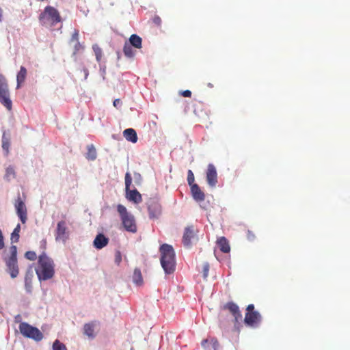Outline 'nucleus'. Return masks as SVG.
Wrapping results in <instances>:
<instances>
[{
  "mask_svg": "<svg viewBox=\"0 0 350 350\" xmlns=\"http://www.w3.org/2000/svg\"><path fill=\"white\" fill-rule=\"evenodd\" d=\"M114 261H115V263L117 265H119L122 261V254L120 252V251L119 250H117L116 252H115V258H114Z\"/></svg>",
  "mask_w": 350,
  "mask_h": 350,
  "instance_id": "f704fd0d",
  "label": "nucleus"
},
{
  "mask_svg": "<svg viewBox=\"0 0 350 350\" xmlns=\"http://www.w3.org/2000/svg\"><path fill=\"white\" fill-rule=\"evenodd\" d=\"M19 330L23 336L33 339L36 342L41 341L43 338V334L40 329L27 323H21L19 325Z\"/></svg>",
  "mask_w": 350,
  "mask_h": 350,
  "instance_id": "423d86ee",
  "label": "nucleus"
},
{
  "mask_svg": "<svg viewBox=\"0 0 350 350\" xmlns=\"http://www.w3.org/2000/svg\"><path fill=\"white\" fill-rule=\"evenodd\" d=\"M20 232H21V225L18 224L16 225V226L14 229L12 233L11 234L12 242L17 243L19 241Z\"/></svg>",
  "mask_w": 350,
  "mask_h": 350,
  "instance_id": "a878e982",
  "label": "nucleus"
},
{
  "mask_svg": "<svg viewBox=\"0 0 350 350\" xmlns=\"http://www.w3.org/2000/svg\"><path fill=\"white\" fill-rule=\"evenodd\" d=\"M128 43L136 49H139L142 47V40L137 34H132L129 38V42Z\"/></svg>",
  "mask_w": 350,
  "mask_h": 350,
  "instance_id": "412c9836",
  "label": "nucleus"
},
{
  "mask_svg": "<svg viewBox=\"0 0 350 350\" xmlns=\"http://www.w3.org/2000/svg\"><path fill=\"white\" fill-rule=\"evenodd\" d=\"M109 243V239L103 234H98L94 240V246L98 250H100L105 247Z\"/></svg>",
  "mask_w": 350,
  "mask_h": 350,
  "instance_id": "dca6fc26",
  "label": "nucleus"
},
{
  "mask_svg": "<svg viewBox=\"0 0 350 350\" xmlns=\"http://www.w3.org/2000/svg\"><path fill=\"white\" fill-rule=\"evenodd\" d=\"M69 237L70 230L68 228L66 221L64 220L58 221L55 231V241L64 243L69 239Z\"/></svg>",
  "mask_w": 350,
  "mask_h": 350,
  "instance_id": "9d476101",
  "label": "nucleus"
},
{
  "mask_svg": "<svg viewBox=\"0 0 350 350\" xmlns=\"http://www.w3.org/2000/svg\"><path fill=\"white\" fill-rule=\"evenodd\" d=\"M39 21L43 25H54L61 21V16L57 10L52 6H46L40 14Z\"/></svg>",
  "mask_w": 350,
  "mask_h": 350,
  "instance_id": "20e7f679",
  "label": "nucleus"
},
{
  "mask_svg": "<svg viewBox=\"0 0 350 350\" xmlns=\"http://www.w3.org/2000/svg\"><path fill=\"white\" fill-rule=\"evenodd\" d=\"M36 273L40 280L51 279L55 275V264L53 260L44 252L38 257V267Z\"/></svg>",
  "mask_w": 350,
  "mask_h": 350,
  "instance_id": "f03ea898",
  "label": "nucleus"
},
{
  "mask_svg": "<svg viewBox=\"0 0 350 350\" xmlns=\"http://www.w3.org/2000/svg\"><path fill=\"white\" fill-rule=\"evenodd\" d=\"M10 142L8 139L3 137L2 148L6 152V154L9 153Z\"/></svg>",
  "mask_w": 350,
  "mask_h": 350,
  "instance_id": "473e14b6",
  "label": "nucleus"
},
{
  "mask_svg": "<svg viewBox=\"0 0 350 350\" xmlns=\"http://www.w3.org/2000/svg\"><path fill=\"white\" fill-rule=\"evenodd\" d=\"M223 309L228 310L232 314L236 323H238L242 319V314L239 310V308L234 302H228L223 306Z\"/></svg>",
  "mask_w": 350,
  "mask_h": 350,
  "instance_id": "2eb2a0df",
  "label": "nucleus"
},
{
  "mask_svg": "<svg viewBox=\"0 0 350 350\" xmlns=\"http://www.w3.org/2000/svg\"><path fill=\"white\" fill-rule=\"evenodd\" d=\"M161 254L160 262L166 274L173 273L176 268L175 252L169 244H162L159 247Z\"/></svg>",
  "mask_w": 350,
  "mask_h": 350,
  "instance_id": "f257e3e1",
  "label": "nucleus"
},
{
  "mask_svg": "<svg viewBox=\"0 0 350 350\" xmlns=\"http://www.w3.org/2000/svg\"><path fill=\"white\" fill-rule=\"evenodd\" d=\"M92 49L94 52L96 59L98 62H100L101 61L102 57H103V51L101 48L96 44H94L92 46Z\"/></svg>",
  "mask_w": 350,
  "mask_h": 350,
  "instance_id": "bb28decb",
  "label": "nucleus"
},
{
  "mask_svg": "<svg viewBox=\"0 0 350 350\" xmlns=\"http://www.w3.org/2000/svg\"><path fill=\"white\" fill-rule=\"evenodd\" d=\"M33 274L31 272L27 273L25 278V288L28 292L31 291V278Z\"/></svg>",
  "mask_w": 350,
  "mask_h": 350,
  "instance_id": "cd10ccee",
  "label": "nucleus"
},
{
  "mask_svg": "<svg viewBox=\"0 0 350 350\" xmlns=\"http://www.w3.org/2000/svg\"><path fill=\"white\" fill-rule=\"evenodd\" d=\"M194 180H195L194 174H193V173L192 172V171L191 170H188V174H187V182H188V184L190 186L193 185L195 184L194 183Z\"/></svg>",
  "mask_w": 350,
  "mask_h": 350,
  "instance_id": "7c9ffc66",
  "label": "nucleus"
},
{
  "mask_svg": "<svg viewBox=\"0 0 350 350\" xmlns=\"http://www.w3.org/2000/svg\"><path fill=\"white\" fill-rule=\"evenodd\" d=\"M14 207L16 208V214L20 218V220L23 224H25L27 220V208L24 201L21 199L19 194L15 200Z\"/></svg>",
  "mask_w": 350,
  "mask_h": 350,
  "instance_id": "9b49d317",
  "label": "nucleus"
},
{
  "mask_svg": "<svg viewBox=\"0 0 350 350\" xmlns=\"http://www.w3.org/2000/svg\"><path fill=\"white\" fill-rule=\"evenodd\" d=\"M2 18V10L0 8V21H1Z\"/></svg>",
  "mask_w": 350,
  "mask_h": 350,
  "instance_id": "49530a36",
  "label": "nucleus"
},
{
  "mask_svg": "<svg viewBox=\"0 0 350 350\" xmlns=\"http://www.w3.org/2000/svg\"><path fill=\"white\" fill-rule=\"evenodd\" d=\"M96 326L95 322L85 323L83 326V333L90 338H94L96 336L94 333V328Z\"/></svg>",
  "mask_w": 350,
  "mask_h": 350,
  "instance_id": "aec40b11",
  "label": "nucleus"
},
{
  "mask_svg": "<svg viewBox=\"0 0 350 350\" xmlns=\"http://www.w3.org/2000/svg\"><path fill=\"white\" fill-rule=\"evenodd\" d=\"M27 69L24 66H21L20 68L19 72L17 74L16 76V81H17V86L16 88H19L21 87V85L24 83L26 77H27Z\"/></svg>",
  "mask_w": 350,
  "mask_h": 350,
  "instance_id": "4be33fe9",
  "label": "nucleus"
},
{
  "mask_svg": "<svg viewBox=\"0 0 350 350\" xmlns=\"http://www.w3.org/2000/svg\"><path fill=\"white\" fill-rule=\"evenodd\" d=\"M210 344L212 345V347L214 350H217L219 347V342L215 338H210Z\"/></svg>",
  "mask_w": 350,
  "mask_h": 350,
  "instance_id": "e433bc0d",
  "label": "nucleus"
},
{
  "mask_svg": "<svg viewBox=\"0 0 350 350\" xmlns=\"http://www.w3.org/2000/svg\"><path fill=\"white\" fill-rule=\"evenodd\" d=\"M206 175L208 185L215 187L217 183V173L213 164L210 163L208 165Z\"/></svg>",
  "mask_w": 350,
  "mask_h": 350,
  "instance_id": "ddd939ff",
  "label": "nucleus"
},
{
  "mask_svg": "<svg viewBox=\"0 0 350 350\" xmlns=\"http://www.w3.org/2000/svg\"><path fill=\"white\" fill-rule=\"evenodd\" d=\"M25 257L29 260H35L37 258V255L33 251H27L25 254Z\"/></svg>",
  "mask_w": 350,
  "mask_h": 350,
  "instance_id": "c756f323",
  "label": "nucleus"
},
{
  "mask_svg": "<svg viewBox=\"0 0 350 350\" xmlns=\"http://www.w3.org/2000/svg\"><path fill=\"white\" fill-rule=\"evenodd\" d=\"M117 211L120 215L124 228L128 232L135 233L137 227L135 217L128 212L126 208L122 204L117 206Z\"/></svg>",
  "mask_w": 350,
  "mask_h": 350,
  "instance_id": "7ed1b4c3",
  "label": "nucleus"
},
{
  "mask_svg": "<svg viewBox=\"0 0 350 350\" xmlns=\"http://www.w3.org/2000/svg\"><path fill=\"white\" fill-rule=\"evenodd\" d=\"M133 46L129 44L127 42L124 43L123 47V53L128 58H133L135 55V51L133 49Z\"/></svg>",
  "mask_w": 350,
  "mask_h": 350,
  "instance_id": "5701e85b",
  "label": "nucleus"
},
{
  "mask_svg": "<svg viewBox=\"0 0 350 350\" xmlns=\"http://www.w3.org/2000/svg\"><path fill=\"white\" fill-rule=\"evenodd\" d=\"M180 94L184 97H191V92L190 90H184L180 92Z\"/></svg>",
  "mask_w": 350,
  "mask_h": 350,
  "instance_id": "37998d69",
  "label": "nucleus"
},
{
  "mask_svg": "<svg viewBox=\"0 0 350 350\" xmlns=\"http://www.w3.org/2000/svg\"><path fill=\"white\" fill-rule=\"evenodd\" d=\"M0 103L5 106L8 110L12 108V103L10 98V92L6 79L0 75Z\"/></svg>",
  "mask_w": 350,
  "mask_h": 350,
  "instance_id": "0eeeda50",
  "label": "nucleus"
},
{
  "mask_svg": "<svg viewBox=\"0 0 350 350\" xmlns=\"http://www.w3.org/2000/svg\"><path fill=\"white\" fill-rule=\"evenodd\" d=\"M53 350H67V348L59 340H55L53 344Z\"/></svg>",
  "mask_w": 350,
  "mask_h": 350,
  "instance_id": "c85d7f7f",
  "label": "nucleus"
},
{
  "mask_svg": "<svg viewBox=\"0 0 350 350\" xmlns=\"http://www.w3.org/2000/svg\"><path fill=\"white\" fill-rule=\"evenodd\" d=\"M5 176L7 178L14 177L15 176V171L13 167L9 166L6 168L5 170Z\"/></svg>",
  "mask_w": 350,
  "mask_h": 350,
  "instance_id": "2f4dec72",
  "label": "nucleus"
},
{
  "mask_svg": "<svg viewBox=\"0 0 350 350\" xmlns=\"http://www.w3.org/2000/svg\"><path fill=\"white\" fill-rule=\"evenodd\" d=\"M10 256L5 260L7 271L10 273L12 278H15L19 273L17 261V247L16 245L10 246Z\"/></svg>",
  "mask_w": 350,
  "mask_h": 350,
  "instance_id": "39448f33",
  "label": "nucleus"
},
{
  "mask_svg": "<svg viewBox=\"0 0 350 350\" xmlns=\"http://www.w3.org/2000/svg\"><path fill=\"white\" fill-rule=\"evenodd\" d=\"M152 21L153 23L157 26H160L161 24V18L159 16H154Z\"/></svg>",
  "mask_w": 350,
  "mask_h": 350,
  "instance_id": "ea45409f",
  "label": "nucleus"
},
{
  "mask_svg": "<svg viewBox=\"0 0 350 350\" xmlns=\"http://www.w3.org/2000/svg\"><path fill=\"white\" fill-rule=\"evenodd\" d=\"M117 56H118V59H120V53L119 51L117 52Z\"/></svg>",
  "mask_w": 350,
  "mask_h": 350,
  "instance_id": "a18cd8bd",
  "label": "nucleus"
},
{
  "mask_svg": "<svg viewBox=\"0 0 350 350\" xmlns=\"http://www.w3.org/2000/svg\"><path fill=\"white\" fill-rule=\"evenodd\" d=\"M191 191L193 198L196 201H203L205 198L204 193L201 191L200 188L197 184L191 186Z\"/></svg>",
  "mask_w": 350,
  "mask_h": 350,
  "instance_id": "f3484780",
  "label": "nucleus"
},
{
  "mask_svg": "<svg viewBox=\"0 0 350 350\" xmlns=\"http://www.w3.org/2000/svg\"><path fill=\"white\" fill-rule=\"evenodd\" d=\"M132 183V177L129 172L125 174V191L126 198L134 203L138 204L142 201V195L137 189L131 190L130 187Z\"/></svg>",
  "mask_w": 350,
  "mask_h": 350,
  "instance_id": "1a4fd4ad",
  "label": "nucleus"
},
{
  "mask_svg": "<svg viewBox=\"0 0 350 350\" xmlns=\"http://www.w3.org/2000/svg\"><path fill=\"white\" fill-rule=\"evenodd\" d=\"M123 135L127 141L132 143H136L137 141V133L133 129H125L123 131Z\"/></svg>",
  "mask_w": 350,
  "mask_h": 350,
  "instance_id": "6ab92c4d",
  "label": "nucleus"
},
{
  "mask_svg": "<svg viewBox=\"0 0 350 350\" xmlns=\"http://www.w3.org/2000/svg\"><path fill=\"white\" fill-rule=\"evenodd\" d=\"M255 237H255L254 233L252 231L248 230L247 232V239L249 241H252L254 240Z\"/></svg>",
  "mask_w": 350,
  "mask_h": 350,
  "instance_id": "58836bf2",
  "label": "nucleus"
},
{
  "mask_svg": "<svg viewBox=\"0 0 350 350\" xmlns=\"http://www.w3.org/2000/svg\"><path fill=\"white\" fill-rule=\"evenodd\" d=\"M96 150L94 145L91 144L88 146V152L86 158L88 160L94 161L96 159Z\"/></svg>",
  "mask_w": 350,
  "mask_h": 350,
  "instance_id": "393cba45",
  "label": "nucleus"
},
{
  "mask_svg": "<svg viewBox=\"0 0 350 350\" xmlns=\"http://www.w3.org/2000/svg\"><path fill=\"white\" fill-rule=\"evenodd\" d=\"M74 48H75V49H74L73 55H75L79 51L83 50L84 47L79 42H75Z\"/></svg>",
  "mask_w": 350,
  "mask_h": 350,
  "instance_id": "c9c22d12",
  "label": "nucleus"
},
{
  "mask_svg": "<svg viewBox=\"0 0 350 350\" xmlns=\"http://www.w3.org/2000/svg\"><path fill=\"white\" fill-rule=\"evenodd\" d=\"M133 280L137 285H141L143 283V278L139 269H135L133 275Z\"/></svg>",
  "mask_w": 350,
  "mask_h": 350,
  "instance_id": "b1692460",
  "label": "nucleus"
},
{
  "mask_svg": "<svg viewBox=\"0 0 350 350\" xmlns=\"http://www.w3.org/2000/svg\"><path fill=\"white\" fill-rule=\"evenodd\" d=\"M208 270H209L208 264V263L204 264V267H203V272H204V278H206L208 276Z\"/></svg>",
  "mask_w": 350,
  "mask_h": 350,
  "instance_id": "79ce46f5",
  "label": "nucleus"
},
{
  "mask_svg": "<svg viewBox=\"0 0 350 350\" xmlns=\"http://www.w3.org/2000/svg\"><path fill=\"white\" fill-rule=\"evenodd\" d=\"M148 210L149 217L151 219L158 218L161 213V206L160 204L155 200H150L148 204Z\"/></svg>",
  "mask_w": 350,
  "mask_h": 350,
  "instance_id": "4468645a",
  "label": "nucleus"
},
{
  "mask_svg": "<svg viewBox=\"0 0 350 350\" xmlns=\"http://www.w3.org/2000/svg\"><path fill=\"white\" fill-rule=\"evenodd\" d=\"M5 246L4 239L1 230L0 229V250H2Z\"/></svg>",
  "mask_w": 350,
  "mask_h": 350,
  "instance_id": "a19ab883",
  "label": "nucleus"
},
{
  "mask_svg": "<svg viewBox=\"0 0 350 350\" xmlns=\"http://www.w3.org/2000/svg\"><path fill=\"white\" fill-rule=\"evenodd\" d=\"M196 232L193 226L185 228L183 237V243L186 247H190L192 241L197 240Z\"/></svg>",
  "mask_w": 350,
  "mask_h": 350,
  "instance_id": "f8f14e48",
  "label": "nucleus"
},
{
  "mask_svg": "<svg viewBox=\"0 0 350 350\" xmlns=\"http://www.w3.org/2000/svg\"><path fill=\"white\" fill-rule=\"evenodd\" d=\"M217 244L219 250L224 253H228L230 251V247L228 241L224 237L219 238Z\"/></svg>",
  "mask_w": 350,
  "mask_h": 350,
  "instance_id": "a211bd4d",
  "label": "nucleus"
},
{
  "mask_svg": "<svg viewBox=\"0 0 350 350\" xmlns=\"http://www.w3.org/2000/svg\"><path fill=\"white\" fill-rule=\"evenodd\" d=\"M79 42V31L77 29H75L72 34L71 38L70 40V42L75 43V42Z\"/></svg>",
  "mask_w": 350,
  "mask_h": 350,
  "instance_id": "72a5a7b5",
  "label": "nucleus"
},
{
  "mask_svg": "<svg viewBox=\"0 0 350 350\" xmlns=\"http://www.w3.org/2000/svg\"><path fill=\"white\" fill-rule=\"evenodd\" d=\"M261 321L260 314L254 310V304H249L246 308L244 323L250 327H257Z\"/></svg>",
  "mask_w": 350,
  "mask_h": 350,
  "instance_id": "6e6552de",
  "label": "nucleus"
},
{
  "mask_svg": "<svg viewBox=\"0 0 350 350\" xmlns=\"http://www.w3.org/2000/svg\"><path fill=\"white\" fill-rule=\"evenodd\" d=\"M121 105V100L119 98L115 99L113 101V106L118 107V105Z\"/></svg>",
  "mask_w": 350,
  "mask_h": 350,
  "instance_id": "c03bdc74",
  "label": "nucleus"
},
{
  "mask_svg": "<svg viewBox=\"0 0 350 350\" xmlns=\"http://www.w3.org/2000/svg\"><path fill=\"white\" fill-rule=\"evenodd\" d=\"M208 344H210V339H208V338L202 340V341L201 342L202 347L204 350L208 349Z\"/></svg>",
  "mask_w": 350,
  "mask_h": 350,
  "instance_id": "4c0bfd02",
  "label": "nucleus"
}]
</instances>
